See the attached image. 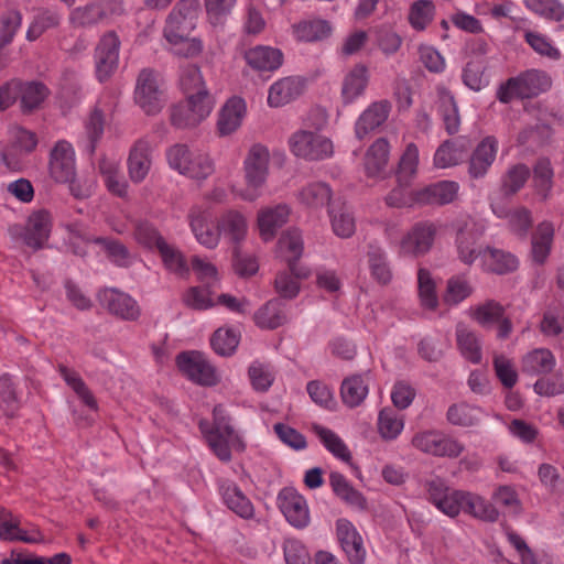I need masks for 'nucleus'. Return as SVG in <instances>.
<instances>
[{
	"label": "nucleus",
	"instance_id": "nucleus-1",
	"mask_svg": "<svg viewBox=\"0 0 564 564\" xmlns=\"http://www.w3.org/2000/svg\"><path fill=\"white\" fill-rule=\"evenodd\" d=\"M214 423L209 426L208 422L200 421L199 429L204 434L213 453L223 462L231 458L230 447L242 449L243 445L235 429L230 424V419L223 405H216L213 410Z\"/></svg>",
	"mask_w": 564,
	"mask_h": 564
},
{
	"label": "nucleus",
	"instance_id": "nucleus-2",
	"mask_svg": "<svg viewBox=\"0 0 564 564\" xmlns=\"http://www.w3.org/2000/svg\"><path fill=\"white\" fill-rule=\"evenodd\" d=\"M165 155L172 170L192 180L204 181L215 171V163L207 152L191 149L186 144L176 143L170 147Z\"/></svg>",
	"mask_w": 564,
	"mask_h": 564
},
{
	"label": "nucleus",
	"instance_id": "nucleus-3",
	"mask_svg": "<svg viewBox=\"0 0 564 564\" xmlns=\"http://www.w3.org/2000/svg\"><path fill=\"white\" fill-rule=\"evenodd\" d=\"M269 160L270 154L265 147H251L243 162L246 188L234 191L242 200L254 202L262 195L269 173Z\"/></svg>",
	"mask_w": 564,
	"mask_h": 564
},
{
	"label": "nucleus",
	"instance_id": "nucleus-4",
	"mask_svg": "<svg viewBox=\"0 0 564 564\" xmlns=\"http://www.w3.org/2000/svg\"><path fill=\"white\" fill-rule=\"evenodd\" d=\"M550 76L539 69H529L517 77L509 78L497 93V98L508 104L516 98H532L551 87Z\"/></svg>",
	"mask_w": 564,
	"mask_h": 564
},
{
	"label": "nucleus",
	"instance_id": "nucleus-5",
	"mask_svg": "<svg viewBox=\"0 0 564 564\" xmlns=\"http://www.w3.org/2000/svg\"><path fill=\"white\" fill-rule=\"evenodd\" d=\"M213 106L214 101L210 94L204 91H200L198 96L191 94L185 101L171 108V123L178 129L196 127L210 115Z\"/></svg>",
	"mask_w": 564,
	"mask_h": 564
},
{
	"label": "nucleus",
	"instance_id": "nucleus-6",
	"mask_svg": "<svg viewBox=\"0 0 564 564\" xmlns=\"http://www.w3.org/2000/svg\"><path fill=\"white\" fill-rule=\"evenodd\" d=\"M199 8V0H181L175 6L164 28V37L169 43H178L191 35L196 26Z\"/></svg>",
	"mask_w": 564,
	"mask_h": 564
},
{
	"label": "nucleus",
	"instance_id": "nucleus-7",
	"mask_svg": "<svg viewBox=\"0 0 564 564\" xmlns=\"http://www.w3.org/2000/svg\"><path fill=\"white\" fill-rule=\"evenodd\" d=\"M134 99L147 115H156L162 110L166 102V96L159 73L151 69L140 72Z\"/></svg>",
	"mask_w": 564,
	"mask_h": 564
},
{
	"label": "nucleus",
	"instance_id": "nucleus-8",
	"mask_svg": "<svg viewBox=\"0 0 564 564\" xmlns=\"http://www.w3.org/2000/svg\"><path fill=\"white\" fill-rule=\"evenodd\" d=\"M411 444L415 449L436 457L456 458L465 449L459 441L438 430L415 433Z\"/></svg>",
	"mask_w": 564,
	"mask_h": 564
},
{
	"label": "nucleus",
	"instance_id": "nucleus-9",
	"mask_svg": "<svg viewBox=\"0 0 564 564\" xmlns=\"http://www.w3.org/2000/svg\"><path fill=\"white\" fill-rule=\"evenodd\" d=\"M290 151L308 161L325 160L333 154V142L325 135L310 130H299L289 139Z\"/></svg>",
	"mask_w": 564,
	"mask_h": 564
},
{
	"label": "nucleus",
	"instance_id": "nucleus-10",
	"mask_svg": "<svg viewBox=\"0 0 564 564\" xmlns=\"http://www.w3.org/2000/svg\"><path fill=\"white\" fill-rule=\"evenodd\" d=\"M52 216L47 210L33 212L23 227H13L10 232L13 237L21 238L23 243L33 250L42 249L52 231Z\"/></svg>",
	"mask_w": 564,
	"mask_h": 564
},
{
	"label": "nucleus",
	"instance_id": "nucleus-11",
	"mask_svg": "<svg viewBox=\"0 0 564 564\" xmlns=\"http://www.w3.org/2000/svg\"><path fill=\"white\" fill-rule=\"evenodd\" d=\"M484 230L476 225H466L460 228L455 238V250L457 259L466 264L473 265L476 261H479V265L482 262V258L487 251V245L482 243Z\"/></svg>",
	"mask_w": 564,
	"mask_h": 564
},
{
	"label": "nucleus",
	"instance_id": "nucleus-12",
	"mask_svg": "<svg viewBox=\"0 0 564 564\" xmlns=\"http://www.w3.org/2000/svg\"><path fill=\"white\" fill-rule=\"evenodd\" d=\"M436 234L437 227L432 221L414 224L399 243L400 254L411 257L426 254L433 247Z\"/></svg>",
	"mask_w": 564,
	"mask_h": 564
},
{
	"label": "nucleus",
	"instance_id": "nucleus-13",
	"mask_svg": "<svg viewBox=\"0 0 564 564\" xmlns=\"http://www.w3.org/2000/svg\"><path fill=\"white\" fill-rule=\"evenodd\" d=\"M178 370L193 382L213 386L217 382L215 368L199 351H183L176 357Z\"/></svg>",
	"mask_w": 564,
	"mask_h": 564
},
{
	"label": "nucleus",
	"instance_id": "nucleus-14",
	"mask_svg": "<svg viewBox=\"0 0 564 564\" xmlns=\"http://www.w3.org/2000/svg\"><path fill=\"white\" fill-rule=\"evenodd\" d=\"M48 173L56 183L61 184H65L76 176L75 151L68 141L59 140L51 150Z\"/></svg>",
	"mask_w": 564,
	"mask_h": 564
},
{
	"label": "nucleus",
	"instance_id": "nucleus-15",
	"mask_svg": "<svg viewBox=\"0 0 564 564\" xmlns=\"http://www.w3.org/2000/svg\"><path fill=\"white\" fill-rule=\"evenodd\" d=\"M278 506L285 520L296 529L310 523V510L305 498L293 488H283L278 495Z\"/></svg>",
	"mask_w": 564,
	"mask_h": 564
},
{
	"label": "nucleus",
	"instance_id": "nucleus-16",
	"mask_svg": "<svg viewBox=\"0 0 564 564\" xmlns=\"http://www.w3.org/2000/svg\"><path fill=\"white\" fill-rule=\"evenodd\" d=\"M189 227L199 245L207 249H215L221 239L219 226L210 220V213L207 208L194 206L189 214Z\"/></svg>",
	"mask_w": 564,
	"mask_h": 564
},
{
	"label": "nucleus",
	"instance_id": "nucleus-17",
	"mask_svg": "<svg viewBox=\"0 0 564 564\" xmlns=\"http://www.w3.org/2000/svg\"><path fill=\"white\" fill-rule=\"evenodd\" d=\"M0 540L36 544L43 542L44 538L36 527L22 528L20 517L0 507Z\"/></svg>",
	"mask_w": 564,
	"mask_h": 564
},
{
	"label": "nucleus",
	"instance_id": "nucleus-18",
	"mask_svg": "<svg viewBox=\"0 0 564 564\" xmlns=\"http://www.w3.org/2000/svg\"><path fill=\"white\" fill-rule=\"evenodd\" d=\"M98 301L111 314L126 319L135 321L141 313L138 302L128 293L117 289H104L97 294Z\"/></svg>",
	"mask_w": 564,
	"mask_h": 564
},
{
	"label": "nucleus",
	"instance_id": "nucleus-19",
	"mask_svg": "<svg viewBox=\"0 0 564 564\" xmlns=\"http://www.w3.org/2000/svg\"><path fill=\"white\" fill-rule=\"evenodd\" d=\"M337 540L350 564H365L366 549L356 527L347 519L336 521Z\"/></svg>",
	"mask_w": 564,
	"mask_h": 564
},
{
	"label": "nucleus",
	"instance_id": "nucleus-20",
	"mask_svg": "<svg viewBox=\"0 0 564 564\" xmlns=\"http://www.w3.org/2000/svg\"><path fill=\"white\" fill-rule=\"evenodd\" d=\"M120 41L115 32L105 34L95 54L96 74L99 82H104L110 77L118 66Z\"/></svg>",
	"mask_w": 564,
	"mask_h": 564
},
{
	"label": "nucleus",
	"instance_id": "nucleus-21",
	"mask_svg": "<svg viewBox=\"0 0 564 564\" xmlns=\"http://www.w3.org/2000/svg\"><path fill=\"white\" fill-rule=\"evenodd\" d=\"M302 252L303 239L301 232L295 228L286 230L278 241V254L297 276H307L308 270L297 264Z\"/></svg>",
	"mask_w": 564,
	"mask_h": 564
},
{
	"label": "nucleus",
	"instance_id": "nucleus-22",
	"mask_svg": "<svg viewBox=\"0 0 564 564\" xmlns=\"http://www.w3.org/2000/svg\"><path fill=\"white\" fill-rule=\"evenodd\" d=\"M247 113V105L243 98L230 97L218 112L217 132L220 137H227L236 132Z\"/></svg>",
	"mask_w": 564,
	"mask_h": 564
},
{
	"label": "nucleus",
	"instance_id": "nucleus-23",
	"mask_svg": "<svg viewBox=\"0 0 564 564\" xmlns=\"http://www.w3.org/2000/svg\"><path fill=\"white\" fill-rule=\"evenodd\" d=\"M391 111V104L388 100L371 102L357 118L355 122V134L362 140L369 132L382 126Z\"/></svg>",
	"mask_w": 564,
	"mask_h": 564
},
{
	"label": "nucleus",
	"instance_id": "nucleus-24",
	"mask_svg": "<svg viewBox=\"0 0 564 564\" xmlns=\"http://www.w3.org/2000/svg\"><path fill=\"white\" fill-rule=\"evenodd\" d=\"M499 149L498 140L488 135L484 138L473 151L469 159L468 172L471 177H484L496 160Z\"/></svg>",
	"mask_w": 564,
	"mask_h": 564
},
{
	"label": "nucleus",
	"instance_id": "nucleus-25",
	"mask_svg": "<svg viewBox=\"0 0 564 564\" xmlns=\"http://www.w3.org/2000/svg\"><path fill=\"white\" fill-rule=\"evenodd\" d=\"M219 494L223 502L238 517L249 520L254 517V507L240 487L232 480L219 481Z\"/></svg>",
	"mask_w": 564,
	"mask_h": 564
},
{
	"label": "nucleus",
	"instance_id": "nucleus-26",
	"mask_svg": "<svg viewBox=\"0 0 564 564\" xmlns=\"http://www.w3.org/2000/svg\"><path fill=\"white\" fill-rule=\"evenodd\" d=\"M220 235L230 243H241L248 234V220L238 209H226L217 217Z\"/></svg>",
	"mask_w": 564,
	"mask_h": 564
},
{
	"label": "nucleus",
	"instance_id": "nucleus-27",
	"mask_svg": "<svg viewBox=\"0 0 564 564\" xmlns=\"http://www.w3.org/2000/svg\"><path fill=\"white\" fill-rule=\"evenodd\" d=\"M152 165V147L147 140H138L130 150L128 173L131 182L139 184L145 180Z\"/></svg>",
	"mask_w": 564,
	"mask_h": 564
},
{
	"label": "nucleus",
	"instance_id": "nucleus-28",
	"mask_svg": "<svg viewBox=\"0 0 564 564\" xmlns=\"http://www.w3.org/2000/svg\"><path fill=\"white\" fill-rule=\"evenodd\" d=\"M289 216L290 208L285 204L261 208L257 215L260 237L264 241L273 239L278 229L288 221Z\"/></svg>",
	"mask_w": 564,
	"mask_h": 564
},
{
	"label": "nucleus",
	"instance_id": "nucleus-29",
	"mask_svg": "<svg viewBox=\"0 0 564 564\" xmlns=\"http://www.w3.org/2000/svg\"><path fill=\"white\" fill-rule=\"evenodd\" d=\"M390 144L384 138L377 139L366 151L365 173L368 177L383 178L388 173Z\"/></svg>",
	"mask_w": 564,
	"mask_h": 564
},
{
	"label": "nucleus",
	"instance_id": "nucleus-30",
	"mask_svg": "<svg viewBox=\"0 0 564 564\" xmlns=\"http://www.w3.org/2000/svg\"><path fill=\"white\" fill-rule=\"evenodd\" d=\"M304 90V80L300 77L289 76L273 83L268 93V105L271 108L282 107L299 96Z\"/></svg>",
	"mask_w": 564,
	"mask_h": 564
},
{
	"label": "nucleus",
	"instance_id": "nucleus-31",
	"mask_svg": "<svg viewBox=\"0 0 564 564\" xmlns=\"http://www.w3.org/2000/svg\"><path fill=\"white\" fill-rule=\"evenodd\" d=\"M459 191V184L454 181H440L415 191L417 204L446 205L452 203Z\"/></svg>",
	"mask_w": 564,
	"mask_h": 564
},
{
	"label": "nucleus",
	"instance_id": "nucleus-32",
	"mask_svg": "<svg viewBox=\"0 0 564 564\" xmlns=\"http://www.w3.org/2000/svg\"><path fill=\"white\" fill-rule=\"evenodd\" d=\"M370 372L355 373L345 378L340 384L343 403L348 408L359 406L369 393Z\"/></svg>",
	"mask_w": 564,
	"mask_h": 564
},
{
	"label": "nucleus",
	"instance_id": "nucleus-33",
	"mask_svg": "<svg viewBox=\"0 0 564 564\" xmlns=\"http://www.w3.org/2000/svg\"><path fill=\"white\" fill-rule=\"evenodd\" d=\"M247 64L257 72H274L283 63V54L279 48L258 45L245 53Z\"/></svg>",
	"mask_w": 564,
	"mask_h": 564
},
{
	"label": "nucleus",
	"instance_id": "nucleus-34",
	"mask_svg": "<svg viewBox=\"0 0 564 564\" xmlns=\"http://www.w3.org/2000/svg\"><path fill=\"white\" fill-rule=\"evenodd\" d=\"M369 82V72L366 65L356 64L344 77L341 83V99L345 105L355 102L365 94Z\"/></svg>",
	"mask_w": 564,
	"mask_h": 564
},
{
	"label": "nucleus",
	"instance_id": "nucleus-35",
	"mask_svg": "<svg viewBox=\"0 0 564 564\" xmlns=\"http://www.w3.org/2000/svg\"><path fill=\"white\" fill-rule=\"evenodd\" d=\"M12 149L4 153L3 161L8 167L12 170H20L21 163L15 160L14 152L20 154H28L32 152L37 144L35 133L22 128L14 127L11 129Z\"/></svg>",
	"mask_w": 564,
	"mask_h": 564
},
{
	"label": "nucleus",
	"instance_id": "nucleus-36",
	"mask_svg": "<svg viewBox=\"0 0 564 564\" xmlns=\"http://www.w3.org/2000/svg\"><path fill=\"white\" fill-rule=\"evenodd\" d=\"M467 143L464 138L444 141L435 151L434 165L446 169L459 164L467 156Z\"/></svg>",
	"mask_w": 564,
	"mask_h": 564
},
{
	"label": "nucleus",
	"instance_id": "nucleus-37",
	"mask_svg": "<svg viewBox=\"0 0 564 564\" xmlns=\"http://www.w3.org/2000/svg\"><path fill=\"white\" fill-rule=\"evenodd\" d=\"M98 169L107 189L116 196L124 197L128 193V183L119 162L104 158L99 161Z\"/></svg>",
	"mask_w": 564,
	"mask_h": 564
},
{
	"label": "nucleus",
	"instance_id": "nucleus-38",
	"mask_svg": "<svg viewBox=\"0 0 564 564\" xmlns=\"http://www.w3.org/2000/svg\"><path fill=\"white\" fill-rule=\"evenodd\" d=\"M518 264L519 261L512 253L487 246V251L482 258L480 268L485 272L506 274L514 271L518 268Z\"/></svg>",
	"mask_w": 564,
	"mask_h": 564
},
{
	"label": "nucleus",
	"instance_id": "nucleus-39",
	"mask_svg": "<svg viewBox=\"0 0 564 564\" xmlns=\"http://www.w3.org/2000/svg\"><path fill=\"white\" fill-rule=\"evenodd\" d=\"M456 344L462 356L473 362L479 364L482 358L481 344L478 335L469 326L459 323L456 326Z\"/></svg>",
	"mask_w": 564,
	"mask_h": 564
},
{
	"label": "nucleus",
	"instance_id": "nucleus-40",
	"mask_svg": "<svg viewBox=\"0 0 564 564\" xmlns=\"http://www.w3.org/2000/svg\"><path fill=\"white\" fill-rule=\"evenodd\" d=\"M329 486L334 494L348 506L358 510L366 509L367 502L365 497L352 487L343 474L332 471L329 475Z\"/></svg>",
	"mask_w": 564,
	"mask_h": 564
},
{
	"label": "nucleus",
	"instance_id": "nucleus-41",
	"mask_svg": "<svg viewBox=\"0 0 564 564\" xmlns=\"http://www.w3.org/2000/svg\"><path fill=\"white\" fill-rule=\"evenodd\" d=\"M437 105L447 133L455 134L458 132L460 126L458 107L454 96L445 87H437Z\"/></svg>",
	"mask_w": 564,
	"mask_h": 564
},
{
	"label": "nucleus",
	"instance_id": "nucleus-42",
	"mask_svg": "<svg viewBox=\"0 0 564 564\" xmlns=\"http://www.w3.org/2000/svg\"><path fill=\"white\" fill-rule=\"evenodd\" d=\"M463 503V512L476 519L495 522L499 518L497 508L484 497L465 491Z\"/></svg>",
	"mask_w": 564,
	"mask_h": 564
},
{
	"label": "nucleus",
	"instance_id": "nucleus-43",
	"mask_svg": "<svg viewBox=\"0 0 564 564\" xmlns=\"http://www.w3.org/2000/svg\"><path fill=\"white\" fill-rule=\"evenodd\" d=\"M58 373L68 387L76 393L82 403L91 411H98V403L89 388L77 371L64 365L58 366Z\"/></svg>",
	"mask_w": 564,
	"mask_h": 564
},
{
	"label": "nucleus",
	"instance_id": "nucleus-44",
	"mask_svg": "<svg viewBox=\"0 0 564 564\" xmlns=\"http://www.w3.org/2000/svg\"><path fill=\"white\" fill-rule=\"evenodd\" d=\"M311 431L318 437L324 447L336 458L346 463L351 459L349 448L335 432L317 423L312 424Z\"/></svg>",
	"mask_w": 564,
	"mask_h": 564
},
{
	"label": "nucleus",
	"instance_id": "nucleus-45",
	"mask_svg": "<svg viewBox=\"0 0 564 564\" xmlns=\"http://www.w3.org/2000/svg\"><path fill=\"white\" fill-rule=\"evenodd\" d=\"M554 227L549 221L541 223L532 236V259L542 264L550 254L553 243Z\"/></svg>",
	"mask_w": 564,
	"mask_h": 564
},
{
	"label": "nucleus",
	"instance_id": "nucleus-46",
	"mask_svg": "<svg viewBox=\"0 0 564 564\" xmlns=\"http://www.w3.org/2000/svg\"><path fill=\"white\" fill-rule=\"evenodd\" d=\"M286 321L284 304L274 299L267 302L254 314V322L261 328L274 329Z\"/></svg>",
	"mask_w": 564,
	"mask_h": 564
},
{
	"label": "nucleus",
	"instance_id": "nucleus-47",
	"mask_svg": "<svg viewBox=\"0 0 564 564\" xmlns=\"http://www.w3.org/2000/svg\"><path fill=\"white\" fill-rule=\"evenodd\" d=\"M467 314L478 325L487 328L502 318L505 315V308L500 303L494 300H487L482 303L470 306Z\"/></svg>",
	"mask_w": 564,
	"mask_h": 564
},
{
	"label": "nucleus",
	"instance_id": "nucleus-48",
	"mask_svg": "<svg viewBox=\"0 0 564 564\" xmlns=\"http://www.w3.org/2000/svg\"><path fill=\"white\" fill-rule=\"evenodd\" d=\"M555 367V358L551 350L536 348L528 352L522 359V370L530 375H544Z\"/></svg>",
	"mask_w": 564,
	"mask_h": 564
},
{
	"label": "nucleus",
	"instance_id": "nucleus-49",
	"mask_svg": "<svg viewBox=\"0 0 564 564\" xmlns=\"http://www.w3.org/2000/svg\"><path fill=\"white\" fill-rule=\"evenodd\" d=\"M105 126L106 115L100 108L95 107L85 121L86 140L83 141V148L87 153L95 152L96 145L104 134Z\"/></svg>",
	"mask_w": 564,
	"mask_h": 564
},
{
	"label": "nucleus",
	"instance_id": "nucleus-50",
	"mask_svg": "<svg viewBox=\"0 0 564 564\" xmlns=\"http://www.w3.org/2000/svg\"><path fill=\"white\" fill-rule=\"evenodd\" d=\"M297 198L308 208H322L329 203L332 189L324 182H312L300 191Z\"/></svg>",
	"mask_w": 564,
	"mask_h": 564
},
{
	"label": "nucleus",
	"instance_id": "nucleus-51",
	"mask_svg": "<svg viewBox=\"0 0 564 564\" xmlns=\"http://www.w3.org/2000/svg\"><path fill=\"white\" fill-rule=\"evenodd\" d=\"M378 433L386 441L395 440L404 429V417L392 408H383L378 414Z\"/></svg>",
	"mask_w": 564,
	"mask_h": 564
},
{
	"label": "nucleus",
	"instance_id": "nucleus-52",
	"mask_svg": "<svg viewBox=\"0 0 564 564\" xmlns=\"http://www.w3.org/2000/svg\"><path fill=\"white\" fill-rule=\"evenodd\" d=\"M296 40L303 42L322 41L332 33L330 24L322 19L302 21L293 26Z\"/></svg>",
	"mask_w": 564,
	"mask_h": 564
},
{
	"label": "nucleus",
	"instance_id": "nucleus-53",
	"mask_svg": "<svg viewBox=\"0 0 564 564\" xmlns=\"http://www.w3.org/2000/svg\"><path fill=\"white\" fill-rule=\"evenodd\" d=\"M367 258L372 278L381 284L389 283L391 281L392 273L383 248L377 245H370Z\"/></svg>",
	"mask_w": 564,
	"mask_h": 564
},
{
	"label": "nucleus",
	"instance_id": "nucleus-54",
	"mask_svg": "<svg viewBox=\"0 0 564 564\" xmlns=\"http://www.w3.org/2000/svg\"><path fill=\"white\" fill-rule=\"evenodd\" d=\"M474 292V288L465 274H456L447 280L444 302L448 305H458L468 299Z\"/></svg>",
	"mask_w": 564,
	"mask_h": 564
},
{
	"label": "nucleus",
	"instance_id": "nucleus-55",
	"mask_svg": "<svg viewBox=\"0 0 564 564\" xmlns=\"http://www.w3.org/2000/svg\"><path fill=\"white\" fill-rule=\"evenodd\" d=\"M329 217L333 231L340 238H349L356 230L355 217L351 210L346 206L335 207L329 209Z\"/></svg>",
	"mask_w": 564,
	"mask_h": 564
},
{
	"label": "nucleus",
	"instance_id": "nucleus-56",
	"mask_svg": "<svg viewBox=\"0 0 564 564\" xmlns=\"http://www.w3.org/2000/svg\"><path fill=\"white\" fill-rule=\"evenodd\" d=\"M160 253L164 267L172 273L186 278L189 274V267L186 262L184 254L174 246L165 242L161 245V248L158 250Z\"/></svg>",
	"mask_w": 564,
	"mask_h": 564
},
{
	"label": "nucleus",
	"instance_id": "nucleus-57",
	"mask_svg": "<svg viewBox=\"0 0 564 564\" xmlns=\"http://www.w3.org/2000/svg\"><path fill=\"white\" fill-rule=\"evenodd\" d=\"M482 415L480 408L462 402L453 404L447 411V420L453 425L473 426L479 423Z\"/></svg>",
	"mask_w": 564,
	"mask_h": 564
},
{
	"label": "nucleus",
	"instance_id": "nucleus-58",
	"mask_svg": "<svg viewBox=\"0 0 564 564\" xmlns=\"http://www.w3.org/2000/svg\"><path fill=\"white\" fill-rule=\"evenodd\" d=\"M417 165L419 149L414 143H409L399 161L397 182L400 184H410L416 175Z\"/></svg>",
	"mask_w": 564,
	"mask_h": 564
},
{
	"label": "nucleus",
	"instance_id": "nucleus-59",
	"mask_svg": "<svg viewBox=\"0 0 564 564\" xmlns=\"http://www.w3.org/2000/svg\"><path fill=\"white\" fill-rule=\"evenodd\" d=\"M417 289L421 305L427 310H435L438 305L436 283L427 269L420 268L417 271Z\"/></svg>",
	"mask_w": 564,
	"mask_h": 564
},
{
	"label": "nucleus",
	"instance_id": "nucleus-60",
	"mask_svg": "<svg viewBox=\"0 0 564 564\" xmlns=\"http://www.w3.org/2000/svg\"><path fill=\"white\" fill-rule=\"evenodd\" d=\"M133 236L135 241L150 250H159L166 241L155 226L149 220H139L134 226Z\"/></svg>",
	"mask_w": 564,
	"mask_h": 564
},
{
	"label": "nucleus",
	"instance_id": "nucleus-61",
	"mask_svg": "<svg viewBox=\"0 0 564 564\" xmlns=\"http://www.w3.org/2000/svg\"><path fill=\"white\" fill-rule=\"evenodd\" d=\"M533 183L542 199H547L553 186V169L547 159H540L533 170Z\"/></svg>",
	"mask_w": 564,
	"mask_h": 564
},
{
	"label": "nucleus",
	"instance_id": "nucleus-62",
	"mask_svg": "<svg viewBox=\"0 0 564 564\" xmlns=\"http://www.w3.org/2000/svg\"><path fill=\"white\" fill-rule=\"evenodd\" d=\"M21 105L23 111H32L41 105L47 96V88L40 83H21L20 91Z\"/></svg>",
	"mask_w": 564,
	"mask_h": 564
},
{
	"label": "nucleus",
	"instance_id": "nucleus-63",
	"mask_svg": "<svg viewBox=\"0 0 564 564\" xmlns=\"http://www.w3.org/2000/svg\"><path fill=\"white\" fill-rule=\"evenodd\" d=\"M239 333L234 328H218L212 339L210 344L216 354L220 356L231 355L239 344Z\"/></svg>",
	"mask_w": 564,
	"mask_h": 564
},
{
	"label": "nucleus",
	"instance_id": "nucleus-64",
	"mask_svg": "<svg viewBox=\"0 0 564 564\" xmlns=\"http://www.w3.org/2000/svg\"><path fill=\"white\" fill-rule=\"evenodd\" d=\"M529 10L535 14L553 21L564 19V6L558 0H524Z\"/></svg>",
	"mask_w": 564,
	"mask_h": 564
}]
</instances>
